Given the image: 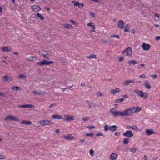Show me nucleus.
I'll return each instance as SVG.
<instances>
[{"label": "nucleus", "instance_id": "obj_21", "mask_svg": "<svg viewBox=\"0 0 160 160\" xmlns=\"http://www.w3.org/2000/svg\"><path fill=\"white\" fill-rule=\"evenodd\" d=\"M146 133L147 135H149L154 133V132L152 130L148 129L146 130Z\"/></svg>", "mask_w": 160, "mask_h": 160}, {"label": "nucleus", "instance_id": "obj_38", "mask_svg": "<svg viewBox=\"0 0 160 160\" xmlns=\"http://www.w3.org/2000/svg\"><path fill=\"white\" fill-rule=\"evenodd\" d=\"M32 93L34 94H37L39 95H41L42 93L39 92H38L36 91H34L32 92Z\"/></svg>", "mask_w": 160, "mask_h": 160}, {"label": "nucleus", "instance_id": "obj_6", "mask_svg": "<svg viewBox=\"0 0 160 160\" xmlns=\"http://www.w3.org/2000/svg\"><path fill=\"white\" fill-rule=\"evenodd\" d=\"M123 135L125 137L131 138L133 136V134L131 130H127L123 133Z\"/></svg>", "mask_w": 160, "mask_h": 160}, {"label": "nucleus", "instance_id": "obj_46", "mask_svg": "<svg viewBox=\"0 0 160 160\" xmlns=\"http://www.w3.org/2000/svg\"><path fill=\"white\" fill-rule=\"evenodd\" d=\"M120 134V132H116L114 133V135L116 136H118Z\"/></svg>", "mask_w": 160, "mask_h": 160}, {"label": "nucleus", "instance_id": "obj_15", "mask_svg": "<svg viewBox=\"0 0 160 160\" xmlns=\"http://www.w3.org/2000/svg\"><path fill=\"white\" fill-rule=\"evenodd\" d=\"M120 91L121 90L120 88H118L116 89L111 90L110 91V93L112 94H114L120 92Z\"/></svg>", "mask_w": 160, "mask_h": 160}, {"label": "nucleus", "instance_id": "obj_5", "mask_svg": "<svg viewBox=\"0 0 160 160\" xmlns=\"http://www.w3.org/2000/svg\"><path fill=\"white\" fill-rule=\"evenodd\" d=\"M5 121L8 120L12 121H19V119L16 116H8L5 118Z\"/></svg>", "mask_w": 160, "mask_h": 160}, {"label": "nucleus", "instance_id": "obj_1", "mask_svg": "<svg viewBox=\"0 0 160 160\" xmlns=\"http://www.w3.org/2000/svg\"><path fill=\"white\" fill-rule=\"evenodd\" d=\"M110 112L114 117H117L118 116L123 117L130 116L133 113L131 108L125 110L122 112L116 111L114 108H112L111 109Z\"/></svg>", "mask_w": 160, "mask_h": 160}, {"label": "nucleus", "instance_id": "obj_58", "mask_svg": "<svg viewBox=\"0 0 160 160\" xmlns=\"http://www.w3.org/2000/svg\"><path fill=\"white\" fill-rule=\"evenodd\" d=\"M129 82L130 83H134L135 82V81L133 80H129Z\"/></svg>", "mask_w": 160, "mask_h": 160}, {"label": "nucleus", "instance_id": "obj_49", "mask_svg": "<svg viewBox=\"0 0 160 160\" xmlns=\"http://www.w3.org/2000/svg\"><path fill=\"white\" fill-rule=\"evenodd\" d=\"M155 39L156 40H160V36H157L155 37Z\"/></svg>", "mask_w": 160, "mask_h": 160}, {"label": "nucleus", "instance_id": "obj_54", "mask_svg": "<svg viewBox=\"0 0 160 160\" xmlns=\"http://www.w3.org/2000/svg\"><path fill=\"white\" fill-rule=\"evenodd\" d=\"M123 58L122 57H121L119 59V61H122L123 60Z\"/></svg>", "mask_w": 160, "mask_h": 160}, {"label": "nucleus", "instance_id": "obj_48", "mask_svg": "<svg viewBox=\"0 0 160 160\" xmlns=\"http://www.w3.org/2000/svg\"><path fill=\"white\" fill-rule=\"evenodd\" d=\"M4 158H5L4 156L3 155L0 154V159H2Z\"/></svg>", "mask_w": 160, "mask_h": 160}, {"label": "nucleus", "instance_id": "obj_9", "mask_svg": "<svg viewBox=\"0 0 160 160\" xmlns=\"http://www.w3.org/2000/svg\"><path fill=\"white\" fill-rule=\"evenodd\" d=\"M141 47L143 50L147 51L149 49L150 46L149 44H147L145 43H143Z\"/></svg>", "mask_w": 160, "mask_h": 160}, {"label": "nucleus", "instance_id": "obj_16", "mask_svg": "<svg viewBox=\"0 0 160 160\" xmlns=\"http://www.w3.org/2000/svg\"><path fill=\"white\" fill-rule=\"evenodd\" d=\"M52 118L54 119H62V116L58 114H54L52 116Z\"/></svg>", "mask_w": 160, "mask_h": 160}, {"label": "nucleus", "instance_id": "obj_42", "mask_svg": "<svg viewBox=\"0 0 160 160\" xmlns=\"http://www.w3.org/2000/svg\"><path fill=\"white\" fill-rule=\"evenodd\" d=\"M89 13H90V15L93 18H95V14H94V13L93 12H89Z\"/></svg>", "mask_w": 160, "mask_h": 160}, {"label": "nucleus", "instance_id": "obj_47", "mask_svg": "<svg viewBox=\"0 0 160 160\" xmlns=\"http://www.w3.org/2000/svg\"><path fill=\"white\" fill-rule=\"evenodd\" d=\"M84 6V4L83 3H81L79 4L78 6V7L79 8H82Z\"/></svg>", "mask_w": 160, "mask_h": 160}, {"label": "nucleus", "instance_id": "obj_2", "mask_svg": "<svg viewBox=\"0 0 160 160\" xmlns=\"http://www.w3.org/2000/svg\"><path fill=\"white\" fill-rule=\"evenodd\" d=\"M134 92L136 93L138 95V96L140 97L146 99L148 97L147 94L142 91L139 90V89H135L134 90Z\"/></svg>", "mask_w": 160, "mask_h": 160}, {"label": "nucleus", "instance_id": "obj_32", "mask_svg": "<svg viewBox=\"0 0 160 160\" xmlns=\"http://www.w3.org/2000/svg\"><path fill=\"white\" fill-rule=\"evenodd\" d=\"M104 130L105 131L107 132L108 130H110V126H108V125H105L104 126Z\"/></svg>", "mask_w": 160, "mask_h": 160}, {"label": "nucleus", "instance_id": "obj_53", "mask_svg": "<svg viewBox=\"0 0 160 160\" xmlns=\"http://www.w3.org/2000/svg\"><path fill=\"white\" fill-rule=\"evenodd\" d=\"M88 128L89 129H92L94 128H95V127L94 126H91L88 127Z\"/></svg>", "mask_w": 160, "mask_h": 160}, {"label": "nucleus", "instance_id": "obj_8", "mask_svg": "<svg viewBox=\"0 0 160 160\" xmlns=\"http://www.w3.org/2000/svg\"><path fill=\"white\" fill-rule=\"evenodd\" d=\"M125 53H126V55L128 56H131L132 55L131 48L130 47L128 48L124 51Z\"/></svg>", "mask_w": 160, "mask_h": 160}, {"label": "nucleus", "instance_id": "obj_51", "mask_svg": "<svg viewBox=\"0 0 160 160\" xmlns=\"http://www.w3.org/2000/svg\"><path fill=\"white\" fill-rule=\"evenodd\" d=\"M139 77L140 78H146V77H145V76L144 74H142V75H141L140 76H139Z\"/></svg>", "mask_w": 160, "mask_h": 160}, {"label": "nucleus", "instance_id": "obj_52", "mask_svg": "<svg viewBox=\"0 0 160 160\" xmlns=\"http://www.w3.org/2000/svg\"><path fill=\"white\" fill-rule=\"evenodd\" d=\"M151 77L153 78H155L157 77V75H153L151 76Z\"/></svg>", "mask_w": 160, "mask_h": 160}, {"label": "nucleus", "instance_id": "obj_14", "mask_svg": "<svg viewBox=\"0 0 160 160\" xmlns=\"http://www.w3.org/2000/svg\"><path fill=\"white\" fill-rule=\"evenodd\" d=\"M63 138L67 140H70L71 139H74V137L71 134H68L66 136H64Z\"/></svg>", "mask_w": 160, "mask_h": 160}, {"label": "nucleus", "instance_id": "obj_63", "mask_svg": "<svg viewBox=\"0 0 160 160\" xmlns=\"http://www.w3.org/2000/svg\"><path fill=\"white\" fill-rule=\"evenodd\" d=\"M71 22H72V23L74 24H75V23H76L75 22V21H74L72 20H71Z\"/></svg>", "mask_w": 160, "mask_h": 160}, {"label": "nucleus", "instance_id": "obj_19", "mask_svg": "<svg viewBox=\"0 0 160 160\" xmlns=\"http://www.w3.org/2000/svg\"><path fill=\"white\" fill-rule=\"evenodd\" d=\"M117 157V155L115 153H112L109 159L111 160H115Z\"/></svg>", "mask_w": 160, "mask_h": 160}, {"label": "nucleus", "instance_id": "obj_3", "mask_svg": "<svg viewBox=\"0 0 160 160\" xmlns=\"http://www.w3.org/2000/svg\"><path fill=\"white\" fill-rule=\"evenodd\" d=\"M38 123L42 126H44L46 125H52L54 124L53 122L46 120H42L38 121Z\"/></svg>", "mask_w": 160, "mask_h": 160}, {"label": "nucleus", "instance_id": "obj_33", "mask_svg": "<svg viewBox=\"0 0 160 160\" xmlns=\"http://www.w3.org/2000/svg\"><path fill=\"white\" fill-rule=\"evenodd\" d=\"M127 127H128V129L131 128V129H133L135 130H137L138 129V128L135 126H132L131 127H130L129 126H128Z\"/></svg>", "mask_w": 160, "mask_h": 160}, {"label": "nucleus", "instance_id": "obj_23", "mask_svg": "<svg viewBox=\"0 0 160 160\" xmlns=\"http://www.w3.org/2000/svg\"><path fill=\"white\" fill-rule=\"evenodd\" d=\"M21 123L22 124L31 125L32 124V122L28 121L23 120Z\"/></svg>", "mask_w": 160, "mask_h": 160}, {"label": "nucleus", "instance_id": "obj_31", "mask_svg": "<svg viewBox=\"0 0 160 160\" xmlns=\"http://www.w3.org/2000/svg\"><path fill=\"white\" fill-rule=\"evenodd\" d=\"M36 16L39 17L41 19L43 20L44 19V18L40 13H37L36 14Z\"/></svg>", "mask_w": 160, "mask_h": 160}, {"label": "nucleus", "instance_id": "obj_10", "mask_svg": "<svg viewBox=\"0 0 160 160\" xmlns=\"http://www.w3.org/2000/svg\"><path fill=\"white\" fill-rule=\"evenodd\" d=\"M31 8L33 11L35 12H38L41 10V8L39 6L37 5L32 6Z\"/></svg>", "mask_w": 160, "mask_h": 160}, {"label": "nucleus", "instance_id": "obj_44", "mask_svg": "<svg viewBox=\"0 0 160 160\" xmlns=\"http://www.w3.org/2000/svg\"><path fill=\"white\" fill-rule=\"evenodd\" d=\"M72 2L74 3V6H78V5L79 4V3L78 2H76L75 1H72Z\"/></svg>", "mask_w": 160, "mask_h": 160}, {"label": "nucleus", "instance_id": "obj_40", "mask_svg": "<svg viewBox=\"0 0 160 160\" xmlns=\"http://www.w3.org/2000/svg\"><path fill=\"white\" fill-rule=\"evenodd\" d=\"M96 135L97 136H104V135L101 132H98V133L96 134Z\"/></svg>", "mask_w": 160, "mask_h": 160}, {"label": "nucleus", "instance_id": "obj_43", "mask_svg": "<svg viewBox=\"0 0 160 160\" xmlns=\"http://www.w3.org/2000/svg\"><path fill=\"white\" fill-rule=\"evenodd\" d=\"M124 83L125 85H128L130 83L129 82V80H128L125 81V82H124Z\"/></svg>", "mask_w": 160, "mask_h": 160}, {"label": "nucleus", "instance_id": "obj_29", "mask_svg": "<svg viewBox=\"0 0 160 160\" xmlns=\"http://www.w3.org/2000/svg\"><path fill=\"white\" fill-rule=\"evenodd\" d=\"M64 26L65 28L68 29H71L72 28V26L71 25L68 23L65 24Z\"/></svg>", "mask_w": 160, "mask_h": 160}, {"label": "nucleus", "instance_id": "obj_30", "mask_svg": "<svg viewBox=\"0 0 160 160\" xmlns=\"http://www.w3.org/2000/svg\"><path fill=\"white\" fill-rule=\"evenodd\" d=\"M27 78L26 75L24 74H20L18 76V78Z\"/></svg>", "mask_w": 160, "mask_h": 160}, {"label": "nucleus", "instance_id": "obj_18", "mask_svg": "<svg viewBox=\"0 0 160 160\" xmlns=\"http://www.w3.org/2000/svg\"><path fill=\"white\" fill-rule=\"evenodd\" d=\"M144 85L146 88L148 89H150L151 88L150 83L148 81H145L144 82Z\"/></svg>", "mask_w": 160, "mask_h": 160}, {"label": "nucleus", "instance_id": "obj_20", "mask_svg": "<svg viewBox=\"0 0 160 160\" xmlns=\"http://www.w3.org/2000/svg\"><path fill=\"white\" fill-rule=\"evenodd\" d=\"M38 58L37 57L31 56L27 58V60L32 61H34L36 60Z\"/></svg>", "mask_w": 160, "mask_h": 160}, {"label": "nucleus", "instance_id": "obj_11", "mask_svg": "<svg viewBox=\"0 0 160 160\" xmlns=\"http://www.w3.org/2000/svg\"><path fill=\"white\" fill-rule=\"evenodd\" d=\"M74 119V117L73 116H69L68 115L66 116L63 120L65 121H70Z\"/></svg>", "mask_w": 160, "mask_h": 160}, {"label": "nucleus", "instance_id": "obj_60", "mask_svg": "<svg viewBox=\"0 0 160 160\" xmlns=\"http://www.w3.org/2000/svg\"><path fill=\"white\" fill-rule=\"evenodd\" d=\"M55 132L58 133H59L60 132V130L58 129H57L55 130Z\"/></svg>", "mask_w": 160, "mask_h": 160}, {"label": "nucleus", "instance_id": "obj_7", "mask_svg": "<svg viewBox=\"0 0 160 160\" xmlns=\"http://www.w3.org/2000/svg\"><path fill=\"white\" fill-rule=\"evenodd\" d=\"M18 107L21 108H34V106L32 104H26L23 105H18Z\"/></svg>", "mask_w": 160, "mask_h": 160}, {"label": "nucleus", "instance_id": "obj_37", "mask_svg": "<svg viewBox=\"0 0 160 160\" xmlns=\"http://www.w3.org/2000/svg\"><path fill=\"white\" fill-rule=\"evenodd\" d=\"M89 153L90 155L92 156H93L94 155V151L92 149L90 150L89 151Z\"/></svg>", "mask_w": 160, "mask_h": 160}, {"label": "nucleus", "instance_id": "obj_34", "mask_svg": "<svg viewBox=\"0 0 160 160\" xmlns=\"http://www.w3.org/2000/svg\"><path fill=\"white\" fill-rule=\"evenodd\" d=\"M87 58L89 59L93 58H96V56L95 55H89L87 56Z\"/></svg>", "mask_w": 160, "mask_h": 160}, {"label": "nucleus", "instance_id": "obj_41", "mask_svg": "<svg viewBox=\"0 0 160 160\" xmlns=\"http://www.w3.org/2000/svg\"><path fill=\"white\" fill-rule=\"evenodd\" d=\"M111 38H115L118 39L120 38V36L119 35H113L111 36Z\"/></svg>", "mask_w": 160, "mask_h": 160}, {"label": "nucleus", "instance_id": "obj_64", "mask_svg": "<svg viewBox=\"0 0 160 160\" xmlns=\"http://www.w3.org/2000/svg\"><path fill=\"white\" fill-rule=\"evenodd\" d=\"M92 105L93 106H95L96 104L94 102H92Z\"/></svg>", "mask_w": 160, "mask_h": 160}, {"label": "nucleus", "instance_id": "obj_59", "mask_svg": "<svg viewBox=\"0 0 160 160\" xmlns=\"http://www.w3.org/2000/svg\"><path fill=\"white\" fill-rule=\"evenodd\" d=\"M13 54H15V55H18V52H13Z\"/></svg>", "mask_w": 160, "mask_h": 160}, {"label": "nucleus", "instance_id": "obj_22", "mask_svg": "<svg viewBox=\"0 0 160 160\" xmlns=\"http://www.w3.org/2000/svg\"><path fill=\"white\" fill-rule=\"evenodd\" d=\"M117 130V126L115 125H113L112 126H110V130L112 132H114L116 130Z\"/></svg>", "mask_w": 160, "mask_h": 160}, {"label": "nucleus", "instance_id": "obj_57", "mask_svg": "<svg viewBox=\"0 0 160 160\" xmlns=\"http://www.w3.org/2000/svg\"><path fill=\"white\" fill-rule=\"evenodd\" d=\"M54 104H51L50 106H49V108H52L53 107H54Z\"/></svg>", "mask_w": 160, "mask_h": 160}, {"label": "nucleus", "instance_id": "obj_24", "mask_svg": "<svg viewBox=\"0 0 160 160\" xmlns=\"http://www.w3.org/2000/svg\"><path fill=\"white\" fill-rule=\"evenodd\" d=\"M3 78L7 81L10 82L12 80V78L8 77L6 75L4 76Z\"/></svg>", "mask_w": 160, "mask_h": 160}, {"label": "nucleus", "instance_id": "obj_35", "mask_svg": "<svg viewBox=\"0 0 160 160\" xmlns=\"http://www.w3.org/2000/svg\"><path fill=\"white\" fill-rule=\"evenodd\" d=\"M138 149H137V148H132L131 149L130 151L132 152L133 153L135 152Z\"/></svg>", "mask_w": 160, "mask_h": 160}, {"label": "nucleus", "instance_id": "obj_39", "mask_svg": "<svg viewBox=\"0 0 160 160\" xmlns=\"http://www.w3.org/2000/svg\"><path fill=\"white\" fill-rule=\"evenodd\" d=\"M85 136H88L93 137L94 136V134L92 133H86L85 134Z\"/></svg>", "mask_w": 160, "mask_h": 160}, {"label": "nucleus", "instance_id": "obj_12", "mask_svg": "<svg viewBox=\"0 0 160 160\" xmlns=\"http://www.w3.org/2000/svg\"><path fill=\"white\" fill-rule=\"evenodd\" d=\"M1 50L3 52L10 51L12 52L11 48L9 46L3 47L1 48Z\"/></svg>", "mask_w": 160, "mask_h": 160}, {"label": "nucleus", "instance_id": "obj_56", "mask_svg": "<svg viewBox=\"0 0 160 160\" xmlns=\"http://www.w3.org/2000/svg\"><path fill=\"white\" fill-rule=\"evenodd\" d=\"M124 100V98H121L120 99L118 100L120 101V102H122Z\"/></svg>", "mask_w": 160, "mask_h": 160}, {"label": "nucleus", "instance_id": "obj_45", "mask_svg": "<svg viewBox=\"0 0 160 160\" xmlns=\"http://www.w3.org/2000/svg\"><path fill=\"white\" fill-rule=\"evenodd\" d=\"M89 118L87 117H85L82 118V120L84 121L88 120Z\"/></svg>", "mask_w": 160, "mask_h": 160}, {"label": "nucleus", "instance_id": "obj_50", "mask_svg": "<svg viewBox=\"0 0 160 160\" xmlns=\"http://www.w3.org/2000/svg\"><path fill=\"white\" fill-rule=\"evenodd\" d=\"M145 160H147L148 159V157L147 155H145L144 156L143 158L142 159Z\"/></svg>", "mask_w": 160, "mask_h": 160}, {"label": "nucleus", "instance_id": "obj_62", "mask_svg": "<svg viewBox=\"0 0 160 160\" xmlns=\"http://www.w3.org/2000/svg\"><path fill=\"white\" fill-rule=\"evenodd\" d=\"M155 16L158 18H159L160 17L159 15L158 14H155Z\"/></svg>", "mask_w": 160, "mask_h": 160}, {"label": "nucleus", "instance_id": "obj_25", "mask_svg": "<svg viewBox=\"0 0 160 160\" xmlns=\"http://www.w3.org/2000/svg\"><path fill=\"white\" fill-rule=\"evenodd\" d=\"M124 31L128 32H130V27L129 24L126 25L124 27Z\"/></svg>", "mask_w": 160, "mask_h": 160}, {"label": "nucleus", "instance_id": "obj_27", "mask_svg": "<svg viewBox=\"0 0 160 160\" xmlns=\"http://www.w3.org/2000/svg\"><path fill=\"white\" fill-rule=\"evenodd\" d=\"M11 89L13 90L19 91L21 90L20 87L16 86H13L12 87Z\"/></svg>", "mask_w": 160, "mask_h": 160}, {"label": "nucleus", "instance_id": "obj_26", "mask_svg": "<svg viewBox=\"0 0 160 160\" xmlns=\"http://www.w3.org/2000/svg\"><path fill=\"white\" fill-rule=\"evenodd\" d=\"M128 63L129 64L132 63L133 65H135L137 64L138 63V62L135 60H132L128 61Z\"/></svg>", "mask_w": 160, "mask_h": 160}, {"label": "nucleus", "instance_id": "obj_28", "mask_svg": "<svg viewBox=\"0 0 160 160\" xmlns=\"http://www.w3.org/2000/svg\"><path fill=\"white\" fill-rule=\"evenodd\" d=\"M129 139L128 138H125L124 139L123 143L124 144L127 145L128 144Z\"/></svg>", "mask_w": 160, "mask_h": 160}, {"label": "nucleus", "instance_id": "obj_55", "mask_svg": "<svg viewBox=\"0 0 160 160\" xmlns=\"http://www.w3.org/2000/svg\"><path fill=\"white\" fill-rule=\"evenodd\" d=\"M98 96L99 97L102 96V93L101 92H99L98 93Z\"/></svg>", "mask_w": 160, "mask_h": 160}, {"label": "nucleus", "instance_id": "obj_4", "mask_svg": "<svg viewBox=\"0 0 160 160\" xmlns=\"http://www.w3.org/2000/svg\"><path fill=\"white\" fill-rule=\"evenodd\" d=\"M53 62L52 61H48L46 60H43L40 62H37L36 63L40 66L44 65H49L51 64H53Z\"/></svg>", "mask_w": 160, "mask_h": 160}, {"label": "nucleus", "instance_id": "obj_36", "mask_svg": "<svg viewBox=\"0 0 160 160\" xmlns=\"http://www.w3.org/2000/svg\"><path fill=\"white\" fill-rule=\"evenodd\" d=\"M93 24H93V23L92 22H90V23H88L87 24V25L88 26L91 27H92L93 28H94L95 26Z\"/></svg>", "mask_w": 160, "mask_h": 160}, {"label": "nucleus", "instance_id": "obj_13", "mask_svg": "<svg viewBox=\"0 0 160 160\" xmlns=\"http://www.w3.org/2000/svg\"><path fill=\"white\" fill-rule=\"evenodd\" d=\"M125 23L122 20L119 21L118 27L121 29H122L124 27Z\"/></svg>", "mask_w": 160, "mask_h": 160}, {"label": "nucleus", "instance_id": "obj_61", "mask_svg": "<svg viewBox=\"0 0 160 160\" xmlns=\"http://www.w3.org/2000/svg\"><path fill=\"white\" fill-rule=\"evenodd\" d=\"M80 141L82 142V143H83V142H84L85 141V140L84 139H80Z\"/></svg>", "mask_w": 160, "mask_h": 160}, {"label": "nucleus", "instance_id": "obj_17", "mask_svg": "<svg viewBox=\"0 0 160 160\" xmlns=\"http://www.w3.org/2000/svg\"><path fill=\"white\" fill-rule=\"evenodd\" d=\"M131 108L133 112H139L142 109L140 107H137L136 108L133 107Z\"/></svg>", "mask_w": 160, "mask_h": 160}]
</instances>
